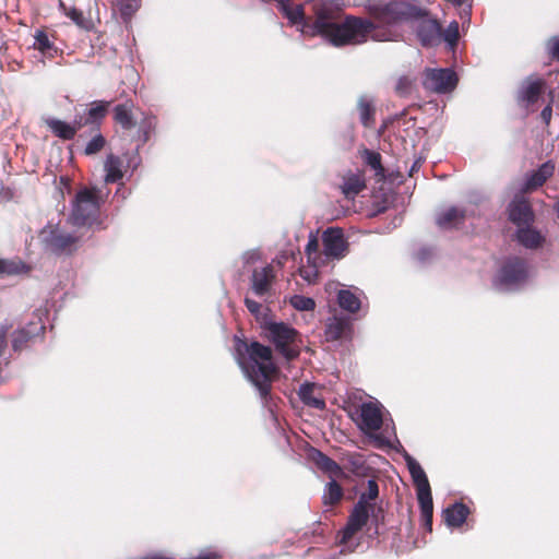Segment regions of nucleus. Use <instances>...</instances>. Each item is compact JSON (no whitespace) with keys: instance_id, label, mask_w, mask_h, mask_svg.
<instances>
[{"instance_id":"1","label":"nucleus","mask_w":559,"mask_h":559,"mask_svg":"<svg viewBox=\"0 0 559 559\" xmlns=\"http://www.w3.org/2000/svg\"><path fill=\"white\" fill-rule=\"evenodd\" d=\"M379 19L386 27L377 28L370 21L364 20L371 27L366 38L359 44L365 43L369 37L376 41L399 40L402 34L396 26L402 23H412V27L423 46H435L441 40L442 33L439 22L432 19L416 0L391 1L381 8ZM360 20L362 21V19ZM355 45H358V43Z\"/></svg>"},{"instance_id":"2","label":"nucleus","mask_w":559,"mask_h":559,"mask_svg":"<svg viewBox=\"0 0 559 559\" xmlns=\"http://www.w3.org/2000/svg\"><path fill=\"white\" fill-rule=\"evenodd\" d=\"M242 345L246 347L247 356L238 354L237 361L247 379L258 389L261 397L265 399L277 371L272 349L258 342Z\"/></svg>"},{"instance_id":"3","label":"nucleus","mask_w":559,"mask_h":559,"mask_svg":"<svg viewBox=\"0 0 559 559\" xmlns=\"http://www.w3.org/2000/svg\"><path fill=\"white\" fill-rule=\"evenodd\" d=\"M102 198L98 191L93 188H82L79 190L72 201L71 214L69 223L78 228L99 225V207Z\"/></svg>"},{"instance_id":"4","label":"nucleus","mask_w":559,"mask_h":559,"mask_svg":"<svg viewBox=\"0 0 559 559\" xmlns=\"http://www.w3.org/2000/svg\"><path fill=\"white\" fill-rule=\"evenodd\" d=\"M379 493L378 484L374 480H368V490L359 496L346 526L342 532L340 543L344 546L348 544L352 537L359 532L368 522L370 513L374 510V500Z\"/></svg>"},{"instance_id":"5","label":"nucleus","mask_w":559,"mask_h":559,"mask_svg":"<svg viewBox=\"0 0 559 559\" xmlns=\"http://www.w3.org/2000/svg\"><path fill=\"white\" fill-rule=\"evenodd\" d=\"M406 464L416 486L417 500L425 526L431 531L433 503L427 475L420 464L411 455H405Z\"/></svg>"},{"instance_id":"6","label":"nucleus","mask_w":559,"mask_h":559,"mask_svg":"<svg viewBox=\"0 0 559 559\" xmlns=\"http://www.w3.org/2000/svg\"><path fill=\"white\" fill-rule=\"evenodd\" d=\"M265 331L276 349L286 359H294L299 355V335L290 325L283 322H270L265 325Z\"/></svg>"},{"instance_id":"7","label":"nucleus","mask_w":559,"mask_h":559,"mask_svg":"<svg viewBox=\"0 0 559 559\" xmlns=\"http://www.w3.org/2000/svg\"><path fill=\"white\" fill-rule=\"evenodd\" d=\"M527 276L525 263L520 259H512L504 263L495 280L497 289L508 292L515 289Z\"/></svg>"},{"instance_id":"8","label":"nucleus","mask_w":559,"mask_h":559,"mask_svg":"<svg viewBox=\"0 0 559 559\" xmlns=\"http://www.w3.org/2000/svg\"><path fill=\"white\" fill-rule=\"evenodd\" d=\"M356 424L365 435L372 436L384 424L383 406L378 401L362 403L358 409Z\"/></svg>"},{"instance_id":"9","label":"nucleus","mask_w":559,"mask_h":559,"mask_svg":"<svg viewBox=\"0 0 559 559\" xmlns=\"http://www.w3.org/2000/svg\"><path fill=\"white\" fill-rule=\"evenodd\" d=\"M456 83L455 73L449 69L427 70L424 80L425 88L437 93H448L456 86Z\"/></svg>"},{"instance_id":"10","label":"nucleus","mask_w":559,"mask_h":559,"mask_svg":"<svg viewBox=\"0 0 559 559\" xmlns=\"http://www.w3.org/2000/svg\"><path fill=\"white\" fill-rule=\"evenodd\" d=\"M40 239L47 249L51 250L52 252L60 253L71 250L78 240V237L66 234L59 230L58 227L47 226L41 230Z\"/></svg>"},{"instance_id":"11","label":"nucleus","mask_w":559,"mask_h":559,"mask_svg":"<svg viewBox=\"0 0 559 559\" xmlns=\"http://www.w3.org/2000/svg\"><path fill=\"white\" fill-rule=\"evenodd\" d=\"M323 252L328 258L340 259L344 255L346 243L341 229L328 228L322 235Z\"/></svg>"},{"instance_id":"12","label":"nucleus","mask_w":559,"mask_h":559,"mask_svg":"<svg viewBox=\"0 0 559 559\" xmlns=\"http://www.w3.org/2000/svg\"><path fill=\"white\" fill-rule=\"evenodd\" d=\"M509 218L518 228L530 225L534 221L533 211L523 197H516L509 204Z\"/></svg>"},{"instance_id":"13","label":"nucleus","mask_w":559,"mask_h":559,"mask_svg":"<svg viewBox=\"0 0 559 559\" xmlns=\"http://www.w3.org/2000/svg\"><path fill=\"white\" fill-rule=\"evenodd\" d=\"M274 278L275 274L272 265L254 269L251 275L252 292L259 297L267 295L272 288Z\"/></svg>"},{"instance_id":"14","label":"nucleus","mask_w":559,"mask_h":559,"mask_svg":"<svg viewBox=\"0 0 559 559\" xmlns=\"http://www.w3.org/2000/svg\"><path fill=\"white\" fill-rule=\"evenodd\" d=\"M465 218V211L455 206L440 212L437 216V224L440 228L451 229L460 225Z\"/></svg>"},{"instance_id":"15","label":"nucleus","mask_w":559,"mask_h":559,"mask_svg":"<svg viewBox=\"0 0 559 559\" xmlns=\"http://www.w3.org/2000/svg\"><path fill=\"white\" fill-rule=\"evenodd\" d=\"M554 164L549 162L543 164L537 170L527 177L523 190L530 191L540 187L554 174Z\"/></svg>"},{"instance_id":"16","label":"nucleus","mask_w":559,"mask_h":559,"mask_svg":"<svg viewBox=\"0 0 559 559\" xmlns=\"http://www.w3.org/2000/svg\"><path fill=\"white\" fill-rule=\"evenodd\" d=\"M516 238L522 246L530 249L539 247L545 240L544 236L530 225L518 228Z\"/></svg>"},{"instance_id":"17","label":"nucleus","mask_w":559,"mask_h":559,"mask_svg":"<svg viewBox=\"0 0 559 559\" xmlns=\"http://www.w3.org/2000/svg\"><path fill=\"white\" fill-rule=\"evenodd\" d=\"M316 390L314 384L304 383L299 388L298 395L306 405L317 409H323L325 403L321 396L316 395Z\"/></svg>"},{"instance_id":"18","label":"nucleus","mask_w":559,"mask_h":559,"mask_svg":"<svg viewBox=\"0 0 559 559\" xmlns=\"http://www.w3.org/2000/svg\"><path fill=\"white\" fill-rule=\"evenodd\" d=\"M468 515V509L463 503H454L444 511V520L449 526H461Z\"/></svg>"},{"instance_id":"19","label":"nucleus","mask_w":559,"mask_h":559,"mask_svg":"<svg viewBox=\"0 0 559 559\" xmlns=\"http://www.w3.org/2000/svg\"><path fill=\"white\" fill-rule=\"evenodd\" d=\"M349 331V323L341 318H332L326 323L325 336L328 341L342 338Z\"/></svg>"},{"instance_id":"20","label":"nucleus","mask_w":559,"mask_h":559,"mask_svg":"<svg viewBox=\"0 0 559 559\" xmlns=\"http://www.w3.org/2000/svg\"><path fill=\"white\" fill-rule=\"evenodd\" d=\"M47 124L57 136L64 140L72 139L75 135L76 130L82 126L81 122L72 126L58 119H49L47 120Z\"/></svg>"},{"instance_id":"21","label":"nucleus","mask_w":559,"mask_h":559,"mask_svg":"<svg viewBox=\"0 0 559 559\" xmlns=\"http://www.w3.org/2000/svg\"><path fill=\"white\" fill-rule=\"evenodd\" d=\"M366 187L365 179L359 174H352L344 179L342 191L347 199L355 198Z\"/></svg>"},{"instance_id":"22","label":"nucleus","mask_w":559,"mask_h":559,"mask_svg":"<svg viewBox=\"0 0 559 559\" xmlns=\"http://www.w3.org/2000/svg\"><path fill=\"white\" fill-rule=\"evenodd\" d=\"M105 181L106 182H116L120 180L123 176L122 171V162L119 157L115 155H109L105 162Z\"/></svg>"},{"instance_id":"23","label":"nucleus","mask_w":559,"mask_h":559,"mask_svg":"<svg viewBox=\"0 0 559 559\" xmlns=\"http://www.w3.org/2000/svg\"><path fill=\"white\" fill-rule=\"evenodd\" d=\"M132 104L117 105L114 109V118L123 129H132L135 123L131 114Z\"/></svg>"},{"instance_id":"24","label":"nucleus","mask_w":559,"mask_h":559,"mask_svg":"<svg viewBox=\"0 0 559 559\" xmlns=\"http://www.w3.org/2000/svg\"><path fill=\"white\" fill-rule=\"evenodd\" d=\"M338 305L348 312H356L360 308L359 298L348 289H341L337 294Z\"/></svg>"},{"instance_id":"25","label":"nucleus","mask_w":559,"mask_h":559,"mask_svg":"<svg viewBox=\"0 0 559 559\" xmlns=\"http://www.w3.org/2000/svg\"><path fill=\"white\" fill-rule=\"evenodd\" d=\"M542 88L543 82L540 80L528 81L523 85L520 92L521 98L527 103H534L540 94Z\"/></svg>"},{"instance_id":"26","label":"nucleus","mask_w":559,"mask_h":559,"mask_svg":"<svg viewBox=\"0 0 559 559\" xmlns=\"http://www.w3.org/2000/svg\"><path fill=\"white\" fill-rule=\"evenodd\" d=\"M109 102H94L87 111L88 117L84 123H96L103 119L107 112Z\"/></svg>"},{"instance_id":"27","label":"nucleus","mask_w":559,"mask_h":559,"mask_svg":"<svg viewBox=\"0 0 559 559\" xmlns=\"http://www.w3.org/2000/svg\"><path fill=\"white\" fill-rule=\"evenodd\" d=\"M317 465L324 472L331 475H338L341 473L340 465L321 452H317L314 456Z\"/></svg>"},{"instance_id":"28","label":"nucleus","mask_w":559,"mask_h":559,"mask_svg":"<svg viewBox=\"0 0 559 559\" xmlns=\"http://www.w3.org/2000/svg\"><path fill=\"white\" fill-rule=\"evenodd\" d=\"M343 491L341 486L332 480L326 485L325 491L323 493V502L325 504H334L342 499Z\"/></svg>"},{"instance_id":"29","label":"nucleus","mask_w":559,"mask_h":559,"mask_svg":"<svg viewBox=\"0 0 559 559\" xmlns=\"http://www.w3.org/2000/svg\"><path fill=\"white\" fill-rule=\"evenodd\" d=\"M290 305L299 311H309L314 309L316 302L310 297L295 295L290 298Z\"/></svg>"},{"instance_id":"30","label":"nucleus","mask_w":559,"mask_h":559,"mask_svg":"<svg viewBox=\"0 0 559 559\" xmlns=\"http://www.w3.org/2000/svg\"><path fill=\"white\" fill-rule=\"evenodd\" d=\"M441 37H443L444 41L450 46V48H453L459 39L457 22H451Z\"/></svg>"},{"instance_id":"31","label":"nucleus","mask_w":559,"mask_h":559,"mask_svg":"<svg viewBox=\"0 0 559 559\" xmlns=\"http://www.w3.org/2000/svg\"><path fill=\"white\" fill-rule=\"evenodd\" d=\"M105 139L102 135L94 136L86 145L85 153L87 155L95 154L103 148Z\"/></svg>"},{"instance_id":"32","label":"nucleus","mask_w":559,"mask_h":559,"mask_svg":"<svg viewBox=\"0 0 559 559\" xmlns=\"http://www.w3.org/2000/svg\"><path fill=\"white\" fill-rule=\"evenodd\" d=\"M360 120L365 126L369 124L370 117L372 115L371 106L365 100L360 99L358 104Z\"/></svg>"},{"instance_id":"33","label":"nucleus","mask_w":559,"mask_h":559,"mask_svg":"<svg viewBox=\"0 0 559 559\" xmlns=\"http://www.w3.org/2000/svg\"><path fill=\"white\" fill-rule=\"evenodd\" d=\"M366 162L370 165L374 170L381 171V156L378 153L366 151Z\"/></svg>"},{"instance_id":"34","label":"nucleus","mask_w":559,"mask_h":559,"mask_svg":"<svg viewBox=\"0 0 559 559\" xmlns=\"http://www.w3.org/2000/svg\"><path fill=\"white\" fill-rule=\"evenodd\" d=\"M64 13L68 17H70L76 25H83V14L75 8L64 9Z\"/></svg>"},{"instance_id":"35","label":"nucleus","mask_w":559,"mask_h":559,"mask_svg":"<svg viewBox=\"0 0 559 559\" xmlns=\"http://www.w3.org/2000/svg\"><path fill=\"white\" fill-rule=\"evenodd\" d=\"M548 51L552 58L559 60V38L555 37L548 41Z\"/></svg>"},{"instance_id":"36","label":"nucleus","mask_w":559,"mask_h":559,"mask_svg":"<svg viewBox=\"0 0 559 559\" xmlns=\"http://www.w3.org/2000/svg\"><path fill=\"white\" fill-rule=\"evenodd\" d=\"M245 304H246V307L248 308V310L254 314V316H258L260 313V310H261V304H259L258 301L255 300H252L250 298H246L245 299Z\"/></svg>"},{"instance_id":"37","label":"nucleus","mask_w":559,"mask_h":559,"mask_svg":"<svg viewBox=\"0 0 559 559\" xmlns=\"http://www.w3.org/2000/svg\"><path fill=\"white\" fill-rule=\"evenodd\" d=\"M246 264L253 263L260 259V252L258 250H249L242 255Z\"/></svg>"},{"instance_id":"38","label":"nucleus","mask_w":559,"mask_h":559,"mask_svg":"<svg viewBox=\"0 0 559 559\" xmlns=\"http://www.w3.org/2000/svg\"><path fill=\"white\" fill-rule=\"evenodd\" d=\"M318 247V239L316 237L310 238L306 247L308 258H310L312 253L317 252Z\"/></svg>"},{"instance_id":"39","label":"nucleus","mask_w":559,"mask_h":559,"mask_svg":"<svg viewBox=\"0 0 559 559\" xmlns=\"http://www.w3.org/2000/svg\"><path fill=\"white\" fill-rule=\"evenodd\" d=\"M36 44L38 45V48L41 50H45L46 48L49 47V40H48L47 36L43 33H40L36 36Z\"/></svg>"},{"instance_id":"40","label":"nucleus","mask_w":559,"mask_h":559,"mask_svg":"<svg viewBox=\"0 0 559 559\" xmlns=\"http://www.w3.org/2000/svg\"><path fill=\"white\" fill-rule=\"evenodd\" d=\"M190 559H218V555L214 551L203 550L199 554V556Z\"/></svg>"},{"instance_id":"41","label":"nucleus","mask_w":559,"mask_h":559,"mask_svg":"<svg viewBox=\"0 0 559 559\" xmlns=\"http://www.w3.org/2000/svg\"><path fill=\"white\" fill-rule=\"evenodd\" d=\"M551 112H552V109L550 106H546L543 110H542V118L544 119V121L546 123H548L550 121V118H551Z\"/></svg>"},{"instance_id":"42","label":"nucleus","mask_w":559,"mask_h":559,"mask_svg":"<svg viewBox=\"0 0 559 559\" xmlns=\"http://www.w3.org/2000/svg\"><path fill=\"white\" fill-rule=\"evenodd\" d=\"M407 86H408V81L406 79H401L399 81V84L396 86L397 91L401 92V93H406L407 92Z\"/></svg>"},{"instance_id":"43","label":"nucleus","mask_w":559,"mask_h":559,"mask_svg":"<svg viewBox=\"0 0 559 559\" xmlns=\"http://www.w3.org/2000/svg\"><path fill=\"white\" fill-rule=\"evenodd\" d=\"M135 10L136 7H133L132 4H126L121 11L123 15H131Z\"/></svg>"},{"instance_id":"44","label":"nucleus","mask_w":559,"mask_h":559,"mask_svg":"<svg viewBox=\"0 0 559 559\" xmlns=\"http://www.w3.org/2000/svg\"><path fill=\"white\" fill-rule=\"evenodd\" d=\"M316 274H317V271H313V270H311V271L302 270L301 271V276L305 280H307L308 282H311V276L312 275L314 276Z\"/></svg>"},{"instance_id":"45","label":"nucleus","mask_w":559,"mask_h":559,"mask_svg":"<svg viewBox=\"0 0 559 559\" xmlns=\"http://www.w3.org/2000/svg\"><path fill=\"white\" fill-rule=\"evenodd\" d=\"M4 346H5V334H4V332H1L0 333V356L2 355Z\"/></svg>"},{"instance_id":"46","label":"nucleus","mask_w":559,"mask_h":559,"mask_svg":"<svg viewBox=\"0 0 559 559\" xmlns=\"http://www.w3.org/2000/svg\"><path fill=\"white\" fill-rule=\"evenodd\" d=\"M145 559H173V558H169V557H167V556H164V555H159V554H157V555L148 556V557H146Z\"/></svg>"},{"instance_id":"47","label":"nucleus","mask_w":559,"mask_h":559,"mask_svg":"<svg viewBox=\"0 0 559 559\" xmlns=\"http://www.w3.org/2000/svg\"><path fill=\"white\" fill-rule=\"evenodd\" d=\"M555 210H556V213H557V215L559 217V201L556 203Z\"/></svg>"},{"instance_id":"48","label":"nucleus","mask_w":559,"mask_h":559,"mask_svg":"<svg viewBox=\"0 0 559 559\" xmlns=\"http://www.w3.org/2000/svg\"><path fill=\"white\" fill-rule=\"evenodd\" d=\"M4 271V267H3V262L0 261V272H3Z\"/></svg>"},{"instance_id":"49","label":"nucleus","mask_w":559,"mask_h":559,"mask_svg":"<svg viewBox=\"0 0 559 559\" xmlns=\"http://www.w3.org/2000/svg\"><path fill=\"white\" fill-rule=\"evenodd\" d=\"M377 439L380 440V441H384V437L383 436H377Z\"/></svg>"}]
</instances>
